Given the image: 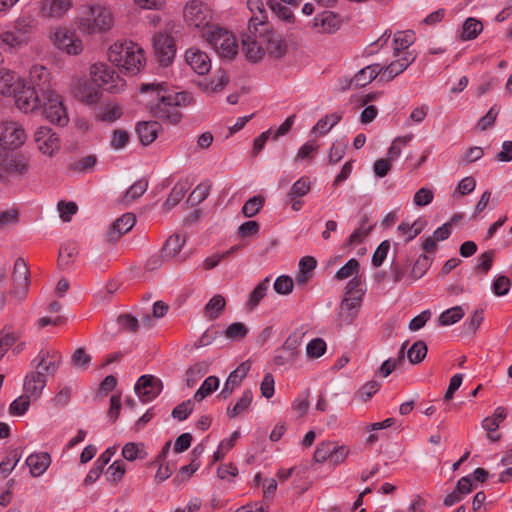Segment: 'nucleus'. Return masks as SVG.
I'll list each match as a JSON object with an SVG mask.
<instances>
[{"instance_id": "nucleus-1", "label": "nucleus", "mask_w": 512, "mask_h": 512, "mask_svg": "<svg viewBox=\"0 0 512 512\" xmlns=\"http://www.w3.org/2000/svg\"><path fill=\"white\" fill-rule=\"evenodd\" d=\"M108 60L121 72L136 75L144 67V50L132 41L115 42L107 51Z\"/></svg>"}, {"instance_id": "nucleus-2", "label": "nucleus", "mask_w": 512, "mask_h": 512, "mask_svg": "<svg viewBox=\"0 0 512 512\" xmlns=\"http://www.w3.org/2000/svg\"><path fill=\"white\" fill-rule=\"evenodd\" d=\"M155 104L149 106V111L153 117L171 125L178 124L182 119L179 107H185L192 103L193 97L188 92H176L174 94L160 95Z\"/></svg>"}, {"instance_id": "nucleus-3", "label": "nucleus", "mask_w": 512, "mask_h": 512, "mask_svg": "<svg viewBox=\"0 0 512 512\" xmlns=\"http://www.w3.org/2000/svg\"><path fill=\"white\" fill-rule=\"evenodd\" d=\"M113 26V16L109 9L101 5H89L79 19V29L92 35L108 31Z\"/></svg>"}, {"instance_id": "nucleus-4", "label": "nucleus", "mask_w": 512, "mask_h": 512, "mask_svg": "<svg viewBox=\"0 0 512 512\" xmlns=\"http://www.w3.org/2000/svg\"><path fill=\"white\" fill-rule=\"evenodd\" d=\"M202 37L209 43L217 54L223 58L232 60L238 52L235 36L220 26H212L202 33Z\"/></svg>"}, {"instance_id": "nucleus-5", "label": "nucleus", "mask_w": 512, "mask_h": 512, "mask_svg": "<svg viewBox=\"0 0 512 512\" xmlns=\"http://www.w3.org/2000/svg\"><path fill=\"white\" fill-rule=\"evenodd\" d=\"M306 331L303 326L295 329L284 341L281 347L276 349L273 362L277 366H293L299 358V346Z\"/></svg>"}, {"instance_id": "nucleus-6", "label": "nucleus", "mask_w": 512, "mask_h": 512, "mask_svg": "<svg viewBox=\"0 0 512 512\" xmlns=\"http://www.w3.org/2000/svg\"><path fill=\"white\" fill-rule=\"evenodd\" d=\"M92 81L100 88L103 87L109 93H119L126 82L117 72L105 63H95L90 67Z\"/></svg>"}, {"instance_id": "nucleus-7", "label": "nucleus", "mask_w": 512, "mask_h": 512, "mask_svg": "<svg viewBox=\"0 0 512 512\" xmlns=\"http://www.w3.org/2000/svg\"><path fill=\"white\" fill-rule=\"evenodd\" d=\"M184 19L189 26L203 29V32L212 28V12L208 5L200 0H191L184 8Z\"/></svg>"}, {"instance_id": "nucleus-8", "label": "nucleus", "mask_w": 512, "mask_h": 512, "mask_svg": "<svg viewBox=\"0 0 512 512\" xmlns=\"http://www.w3.org/2000/svg\"><path fill=\"white\" fill-rule=\"evenodd\" d=\"M17 108L24 113L34 112L41 107L42 97L38 90L27 86V81H17L16 89L12 93Z\"/></svg>"}, {"instance_id": "nucleus-9", "label": "nucleus", "mask_w": 512, "mask_h": 512, "mask_svg": "<svg viewBox=\"0 0 512 512\" xmlns=\"http://www.w3.org/2000/svg\"><path fill=\"white\" fill-rule=\"evenodd\" d=\"M42 100L41 107L45 118L53 124L65 126L69 118L61 97L53 91L42 97Z\"/></svg>"}, {"instance_id": "nucleus-10", "label": "nucleus", "mask_w": 512, "mask_h": 512, "mask_svg": "<svg viewBox=\"0 0 512 512\" xmlns=\"http://www.w3.org/2000/svg\"><path fill=\"white\" fill-rule=\"evenodd\" d=\"M26 132L21 124L14 121L0 123V145L5 149H17L25 143Z\"/></svg>"}, {"instance_id": "nucleus-11", "label": "nucleus", "mask_w": 512, "mask_h": 512, "mask_svg": "<svg viewBox=\"0 0 512 512\" xmlns=\"http://www.w3.org/2000/svg\"><path fill=\"white\" fill-rule=\"evenodd\" d=\"M152 45L160 65L163 67L171 65L176 55L174 38L166 33H156L152 38Z\"/></svg>"}, {"instance_id": "nucleus-12", "label": "nucleus", "mask_w": 512, "mask_h": 512, "mask_svg": "<svg viewBox=\"0 0 512 512\" xmlns=\"http://www.w3.org/2000/svg\"><path fill=\"white\" fill-rule=\"evenodd\" d=\"M259 38L262 39V43L266 47L264 50L269 56L281 59L286 55L288 49L286 41L279 33L272 29L270 24L267 25L266 30L260 28Z\"/></svg>"}, {"instance_id": "nucleus-13", "label": "nucleus", "mask_w": 512, "mask_h": 512, "mask_svg": "<svg viewBox=\"0 0 512 512\" xmlns=\"http://www.w3.org/2000/svg\"><path fill=\"white\" fill-rule=\"evenodd\" d=\"M34 140L39 151L49 157H52L61 147L58 134L50 127H39L34 134Z\"/></svg>"}, {"instance_id": "nucleus-14", "label": "nucleus", "mask_w": 512, "mask_h": 512, "mask_svg": "<svg viewBox=\"0 0 512 512\" xmlns=\"http://www.w3.org/2000/svg\"><path fill=\"white\" fill-rule=\"evenodd\" d=\"M162 389L161 380L153 375H142L135 384V393L144 403L154 400Z\"/></svg>"}, {"instance_id": "nucleus-15", "label": "nucleus", "mask_w": 512, "mask_h": 512, "mask_svg": "<svg viewBox=\"0 0 512 512\" xmlns=\"http://www.w3.org/2000/svg\"><path fill=\"white\" fill-rule=\"evenodd\" d=\"M33 362H37L34 372L53 376L61 365L62 356L56 350H41Z\"/></svg>"}, {"instance_id": "nucleus-16", "label": "nucleus", "mask_w": 512, "mask_h": 512, "mask_svg": "<svg viewBox=\"0 0 512 512\" xmlns=\"http://www.w3.org/2000/svg\"><path fill=\"white\" fill-rule=\"evenodd\" d=\"M12 281L14 284L13 294L20 300L24 299L29 287V269L22 258H18L14 263L12 272Z\"/></svg>"}, {"instance_id": "nucleus-17", "label": "nucleus", "mask_w": 512, "mask_h": 512, "mask_svg": "<svg viewBox=\"0 0 512 512\" xmlns=\"http://www.w3.org/2000/svg\"><path fill=\"white\" fill-rule=\"evenodd\" d=\"M54 44L69 55H78L83 51L81 39L67 29H59L54 33Z\"/></svg>"}, {"instance_id": "nucleus-18", "label": "nucleus", "mask_w": 512, "mask_h": 512, "mask_svg": "<svg viewBox=\"0 0 512 512\" xmlns=\"http://www.w3.org/2000/svg\"><path fill=\"white\" fill-rule=\"evenodd\" d=\"M247 7L252 12V16L248 22V31L254 33L256 36L259 28L266 30L267 25H269L267 13L262 0H248Z\"/></svg>"}, {"instance_id": "nucleus-19", "label": "nucleus", "mask_w": 512, "mask_h": 512, "mask_svg": "<svg viewBox=\"0 0 512 512\" xmlns=\"http://www.w3.org/2000/svg\"><path fill=\"white\" fill-rule=\"evenodd\" d=\"M27 86L41 93V97L53 92L50 85V72L43 66H33L30 70Z\"/></svg>"}, {"instance_id": "nucleus-20", "label": "nucleus", "mask_w": 512, "mask_h": 512, "mask_svg": "<svg viewBox=\"0 0 512 512\" xmlns=\"http://www.w3.org/2000/svg\"><path fill=\"white\" fill-rule=\"evenodd\" d=\"M258 31H260V29ZM263 45L262 39L259 38V32H257L256 36L250 31L242 35L243 51L246 58L251 62H257L264 57L265 50Z\"/></svg>"}, {"instance_id": "nucleus-21", "label": "nucleus", "mask_w": 512, "mask_h": 512, "mask_svg": "<svg viewBox=\"0 0 512 512\" xmlns=\"http://www.w3.org/2000/svg\"><path fill=\"white\" fill-rule=\"evenodd\" d=\"M135 216L133 213H125L116 219L106 233L107 241L110 243L117 242L124 234L129 232L135 225Z\"/></svg>"}, {"instance_id": "nucleus-22", "label": "nucleus", "mask_w": 512, "mask_h": 512, "mask_svg": "<svg viewBox=\"0 0 512 512\" xmlns=\"http://www.w3.org/2000/svg\"><path fill=\"white\" fill-rule=\"evenodd\" d=\"M186 63L199 75L207 74L211 69V60L207 53L198 48H189L185 52Z\"/></svg>"}, {"instance_id": "nucleus-23", "label": "nucleus", "mask_w": 512, "mask_h": 512, "mask_svg": "<svg viewBox=\"0 0 512 512\" xmlns=\"http://www.w3.org/2000/svg\"><path fill=\"white\" fill-rule=\"evenodd\" d=\"M341 18L338 14L325 10L314 17L313 27L319 33L332 34L341 27Z\"/></svg>"}, {"instance_id": "nucleus-24", "label": "nucleus", "mask_w": 512, "mask_h": 512, "mask_svg": "<svg viewBox=\"0 0 512 512\" xmlns=\"http://www.w3.org/2000/svg\"><path fill=\"white\" fill-rule=\"evenodd\" d=\"M47 384L46 375L39 372H30L25 376L23 390L24 394L31 399H38Z\"/></svg>"}, {"instance_id": "nucleus-25", "label": "nucleus", "mask_w": 512, "mask_h": 512, "mask_svg": "<svg viewBox=\"0 0 512 512\" xmlns=\"http://www.w3.org/2000/svg\"><path fill=\"white\" fill-rule=\"evenodd\" d=\"M115 447H108L94 462L93 467L90 469L84 479V485L88 486L93 484L102 474L104 467L110 462L111 457L115 454Z\"/></svg>"}, {"instance_id": "nucleus-26", "label": "nucleus", "mask_w": 512, "mask_h": 512, "mask_svg": "<svg viewBox=\"0 0 512 512\" xmlns=\"http://www.w3.org/2000/svg\"><path fill=\"white\" fill-rule=\"evenodd\" d=\"M383 67L380 64L375 63L362 68L358 71L355 76L351 79L350 84H353L356 88L364 87L372 82L378 75H382Z\"/></svg>"}, {"instance_id": "nucleus-27", "label": "nucleus", "mask_w": 512, "mask_h": 512, "mask_svg": "<svg viewBox=\"0 0 512 512\" xmlns=\"http://www.w3.org/2000/svg\"><path fill=\"white\" fill-rule=\"evenodd\" d=\"M160 130L161 124L158 121H142L136 126L139 140L144 146L150 145L157 138Z\"/></svg>"}, {"instance_id": "nucleus-28", "label": "nucleus", "mask_w": 512, "mask_h": 512, "mask_svg": "<svg viewBox=\"0 0 512 512\" xmlns=\"http://www.w3.org/2000/svg\"><path fill=\"white\" fill-rule=\"evenodd\" d=\"M51 457L47 452L34 453L27 457L26 465L34 477L42 475L50 466Z\"/></svg>"}, {"instance_id": "nucleus-29", "label": "nucleus", "mask_w": 512, "mask_h": 512, "mask_svg": "<svg viewBox=\"0 0 512 512\" xmlns=\"http://www.w3.org/2000/svg\"><path fill=\"white\" fill-rule=\"evenodd\" d=\"M75 95L81 102L91 105L99 101L101 92L93 81H85L78 85Z\"/></svg>"}, {"instance_id": "nucleus-30", "label": "nucleus", "mask_w": 512, "mask_h": 512, "mask_svg": "<svg viewBox=\"0 0 512 512\" xmlns=\"http://www.w3.org/2000/svg\"><path fill=\"white\" fill-rule=\"evenodd\" d=\"M186 242V237L181 234H173L165 241L161 251L166 259H173L181 251Z\"/></svg>"}, {"instance_id": "nucleus-31", "label": "nucleus", "mask_w": 512, "mask_h": 512, "mask_svg": "<svg viewBox=\"0 0 512 512\" xmlns=\"http://www.w3.org/2000/svg\"><path fill=\"white\" fill-rule=\"evenodd\" d=\"M21 337L20 331H14L11 326H4L0 331V360L4 357L10 347H12Z\"/></svg>"}, {"instance_id": "nucleus-32", "label": "nucleus", "mask_w": 512, "mask_h": 512, "mask_svg": "<svg viewBox=\"0 0 512 512\" xmlns=\"http://www.w3.org/2000/svg\"><path fill=\"white\" fill-rule=\"evenodd\" d=\"M70 7V0H50L43 4L42 13L48 17H61Z\"/></svg>"}, {"instance_id": "nucleus-33", "label": "nucleus", "mask_w": 512, "mask_h": 512, "mask_svg": "<svg viewBox=\"0 0 512 512\" xmlns=\"http://www.w3.org/2000/svg\"><path fill=\"white\" fill-rule=\"evenodd\" d=\"M78 254V248L75 243L68 242L63 244L60 247L59 254H58V267L60 269H65L67 266H69L71 263L74 262L76 256Z\"/></svg>"}, {"instance_id": "nucleus-34", "label": "nucleus", "mask_w": 512, "mask_h": 512, "mask_svg": "<svg viewBox=\"0 0 512 512\" xmlns=\"http://www.w3.org/2000/svg\"><path fill=\"white\" fill-rule=\"evenodd\" d=\"M226 306L225 298L222 295H214L204 307V315L209 320L217 319Z\"/></svg>"}, {"instance_id": "nucleus-35", "label": "nucleus", "mask_w": 512, "mask_h": 512, "mask_svg": "<svg viewBox=\"0 0 512 512\" xmlns=\"http://www.w3.org/2000/svg\"><path fill=\"white\" fill-rule=\"evenodd\" d=\"M208 369L209 363L207 361H200L190 366L186 371L187 386L192 388L208 372Z\"/></svg>"}, {"instance_id": "nucleus-36", "label": "nucleus", "mask_w": 512, "mask_h": 512, "mask_svg": "<svg viewBox=\"0 0 512 512\" xmlns=\"http://www.w3.org/2000/svg\"><path fill=\"white\" fill-rule=\"evenodd\" d=\"M147 452L145 450V444L129 442L126 443L122 448V456L127 461H135L137 459H145L147 457Z\"/></svg>"}, {"instance_id": "nucleus-37", "label": "nucleus", "mask_w": 512, "mask_h": 512, "mask_svg": "<svg viewBox=\"0 0 512 512\" xmlns=\"http://www.w3.org/2000/svg\"><path fill=\"white\" fill-rule=\"evenodd\" d=\"M507 416V410L505 407L499 406L494 410V413L492 416H488L483 419L482 421V427L487 432H495L499 426L500 423L505 420Z\"/></svg>"}, {"instance_id": "nucleus-38", "label": "nucleus", "mask_w": 512, "mask_h": 512, "mask_svg": "<svg viewBox=\"0 0 512 512\" xmlns=\"http://www.w3.org/2000/svg\"><path fill=\"white\" fill-rule=\"evenodd\" d=\"M252 399H253L252 391L249 389L245 390L242 393L241 397L236 402V404L232 408H230V407L227 408L228 417L235 418L238 415H240L241 413L248 410V408L250 407V405L252 403Z\"/></svg>"}, {"instance_id": "nucleus-39", "label": "nucleus", "mask_w": 512, "mask_h": 512, "mask_svg": "<svg viewBox=\"0 0 512 512\" xmlns=\"http://www.w3.org/2000/svg\"><path fill=\"white\" fill-rule=\"evenodd\" d=\"M270 283V277H266L263 281L256 285L253 291L250 293L247 301V308L253 310L260 301L265 297Z\"/></svg>"}, {"instance_id": "nucleus-40", "label": "nucleus", "mask_w": 512, "mask_h": 512, "mask_svg": "<svg viewBox=\"0 0 512 512\" xmlns=\"http://www.w3.org/2000/svg\"><path fill=\"white\" fill-rule=\"evenodd\" d=\"M482 30L483 24L479 20L469 17L463 23L461 39L464 41L473 40L481 33Z\"/></svg>"}, {"instance_id": "nucleus-41", "label": "nucleus", "mask_w": 512, "mask_h": 512, "mask_svg": "<svg viewBox=\"0 0 512 512\" xmlns=\"http://www.w3.org/2000/svg\"><path fill=\"white\" fill-rule=\"evenodd\" d=\"M465 312L462 306H454L442 312L438 317V324L440 326H448L457 323L460 321Z\"/></svg>"}, {"instance_id": "nucleus-42", "label": "nucleus", "mask_w": 512, "mask_h": 512, "mask_svg": "<svg viewBox=\"0 0 512 512\" xmlns=\"http://www.w3.org/2000/svg\"><path fill=\"white\" fill-rule=\"evenodd\" d=\"M219 387V379L216 376L207 377L202 385L195 392L193 399L197 402L202 401L206 396L216 391Z\"/></svg>"}, {"instance_id": "nucleus-43", "label": "nucleus", "mask_w": 512, "mask_h": 512, "mask_svg": "<svg viewBox=\"0 0 512 512\" xmlns=\"http://www.w3.org/2000/svg\"><path fill=\"white\" fill-rule=\"evenodd\" d=\"M342 119V115L339 113H332L329 115H325L320 118L316 125L313 127L312 132L318 131L321 135L326 134L330 131L336 124L340 122Z\"/></svg>"}, {"instance_id": "nucleus-44", "label": "nucleus", "mask_w": 512, "mask_h": 512, "mask_svg": "<svg viewBox=\"0 0 512 512\" xmlns=\"http://www.w3.org/2000/svg\"><path fill=\"white\" fill-rule=\"evenodd\" d=\"M17 81L13 72L1 68L0 69V94L12 95L16 89Z\"/></svg>"}, {"instance_id": "nucleus-45", "label": "nucleus", "mask_w": 512, "mask_h": 512, "mask_svg": "<svg viewBox=\"0 0 512 512\" xmlns=\"http://www.w3.org/2000/svg\"><path fill=\"white\" fill-rule=\"evenodd\" d=\"M427 345L424 341L418 340L407 351V357L411 364L421 363L427 355Z\"/></svg>"}, {"instance_id": "nucleus-46", "label": "nucleus", "mask_w": 512, "mask_h": 512, "mask_svg": "<svg viewBox=\"0 0 512 512\" xmlns=\"http://www.w3.org/2000/svg\"><path fill=\"white\" fill-rule=\"evenodd\" d=\"M311 190V181L309 177L302 176L296 182L293 183L289 192L286 194L291 196L293 199L302 198L307 195Z\"/></svg>"}, {"instance_id": "nucleus-47", "label": "nucleus", "mask_w": 512, "mask_h": 512, "mask_svg": "<svg viewBox=\"0 0 512 512\" xmlns=\"http://www.w3.org/2000/svg\"><path fill=\"white\" fill-rule=\"evenodd\" d=\"M26 37L18 36L14 31H6L0 34V47L15 49L27 42Z\"/></svg>"}, {"instance_id": "nucleus-48", "label": "nucleus", "mask_w": 512, "mask_h": 512, "mask_svg": "<svg viewBox=\"0 0 512 512\" xmlns=\"http://www.w3.org/2000/svg\"><path fill=\"white\" fill-rule=\"evenodd\" d=\"M36 28V20L32 16L20 17L15 21L14 32L21 37H26Z\"/></svg>"}, {"instance_id": "nucleus-49", "label": "nucleus", "mask_w": 512, "mask_h": 512, "mask_svg": "<svg viewBox=\"0 0 512 512\" xmlns=\"http://www.w3.org/2000/svg\"><path fill=\"white\" fill-rule=\"evenodd\" d=\"M200 467V461H196V459H192L191 463L185 466H182L178 473L172 479L173 484L180 485L186 482Z\"/></svg>"}, {"instance_id": "nucleus-50", "label": "nucleus", "mask_w": 512, "mask_h": 512, "mask_svg": "<svg viewBox=\"0 0 512 512\" xmlns=\"http://www.w3.org/2000/svg\"><path fill=\"white\" fill-rule=\"evenodd\" d=\"M431 263L432 260L429 256H427L426 254H421L413 264L410 273V277L412 278V280H418L421 277H423L426 271L431 266Z\"/></svg>"}, {"instance_id": "nucleus-51", "label": "nucleus", "mask_w": 512, "mask_h": 512, "mask_svg": "<svg viewBox=\"0 0 512 512\" xmlns=\"http://www.w3.org/2000/svg\"><path fill=\"white\" fill-rule=\"evenodd\" d=\"M248 332L249 330L245 324L242 322H234L230 324L223 333L225 337L231 341H240L247 336Z\"/></svg>"}, {"instance_id": "nucleus-52", "label": "nucleus", "mask_w": 512, "mask_h": 512, "mask_svg": "<svg viewBox=\"0 0 512 512\" xmlns=\"http://www.w3.org/2000/svg\"><path fill=\"white\" fill-rule=\"evenodd\" d=\"M265 203L264 197L261 195L249 198L242 207V213L245 217L251 218L255 216Z\"/></svg>"}, {"instance_id": "nucleus-53", "label": "nucleus", "mask_w": 512, "mask_h": 512, "mask_svg": "<svg viewBox=\"0 0 512 512\" xmlns=\"http://www.w3.org/2000/svg\"><path fill=\"white\" fill-rule=\"evenodd\" d=\"M97 163V157L95 155H88L79 160L72 162L69 165V169L77 173H86L91 171Z\"/></svg>"}, {"instance_id": "nucleus-54", "label": "nucleus", "mask_w": 512, "mask_h": 512, "mask_svg": "<svg viewBox=\"0 0 512 512\" xmlns=\"http://www.w3.org/2000/svg\"><path fill=\"white\" fill-rule=\"evenodd\" d=\"M413 40L412 32H397L393 40L394 55L398 56L401 51L407 49L413 43Z\"/></svg>"}, {"instance_id": "nucleus-55", "label": "nucleus", "mask_w": 512, "mask_h": 512, "mask_svg": "<svg viewBox=\"0 0 512 512\" xmlns=\"http://www.w3.org/2000/svg\"><path fill=\"white\" fill-rule=\"evenodd\" d=\"M268 5L275 15L282 21L290 23L294 20L292 11L277 0H269Z\"/></svg>"}, {"instance_id": "nucleus-56", "label": "nucleus", "mask_w": 512, "mask_h": 512, "mask_svg": "<svg viewBox=\"0 0 512 512\" xmlns=\"http://www.w3.org/2000/svg\"><path fill=\"white\" fill-rule=\"evenodd\" d=\"M495 257V250L491 249L482 253L478 258V264L475 266V271L481 274H487L493 265Z\"/></svg>"}, {"instance_id": "nucleus-57", "label": "nucleus", "mask_w": 512, "mask_h": 512, "mask_svg": "<svg viewBox=\"0 0 512 512\" xmlns=\"http://www.w3.org/2000/svg\"><path fill=\"white\" fill-rule=\"evenodd\" d=\"M125 472V464L122 461H114L107 469V480L116 484L124 477Z\"/></svg>"}, {"instance_id": "nucleus-58", "label": "nucleus", "mask_w": 512, "mask_h": 512, "mask_svg": "<svg viewBox=\"0 0 512 512\" xmlns=\"http://www.w3.org/2000/svg\"><path fill=\"white\" fill-rule=\"evenodd\" d=\"M187 189L184 185L177 183L169 193L164 206L167 209H171L174 206H176L184 197L186 194Z\"/></svg>"}, {"instance_id": "nucleus-59", "label": "nucleus", "mask_w": 512, "mask_h": 512, "mask_svg": "<svg viewBox=\"0 0 512 512\" xmlns=\"http://www.w3.org/2000/svg\"><path fill=\"white\" fill-rule=\"evenodd\" d=\"M405 70V66H403L401 62L398 60L392 61L387 66L383 67V73L380 76V80L389 82Z\"/></svg>"}, {"instance_id": "nucleus-60", "label": "nucleus", "mask_w": 512, "mask_h": 512, "mask_svg": "<svg viewBox=\"0 0 512 512\" xmlns=\"http://www.w3.org/2000/svg\"><path fill=\"white\" fill-rule=\"evenodd\" d=\"M30 399L25 394L19 396L10 404L9 413L13 416L24 415L30 406Z\"/></svg>"}, {"instance_id": "nucleus-61", "label": "nucleus", "mask_w": 512, "mask_h": 512, "mask_svg": "<svg viewBox=\"0 0 512 512\" xmlns=\"http://www.w3.org/2000/svg\"><path fill=\"white\" fill-rule=\"evenodd\" d=\"M359 262L355 258L348 260L336 273L335 279L344 280L357 273L359 270Z\"/></svg>"}, {"instance_id": "nucleus-62", "label": "nucleus", "mask_w": 512, "mask_h": 512, "mask_svg": "<svg viewBox=\"0 0 512 512\" xmlns=\"http://www.w3.org/2000/svg\"><path fill=\"white\" fill-rule=\"evenodd\" d=\"M326 348V342L322 338H315L307 344L306 353L310 358H319L326 352Z\"/></svg>"}, {"instance_id": "nucleus-63", "label": "nucleus", "mask_w": 512, "mask_h": 512, "mask_svg": "<svg viewBox=\"0 0 512 512\" xmlns=\"http://www.w3.org/2000/svg\"><path fill=\"white\" fill-rule=\"evenodd\" d=\"M211 184L209 182L199 184L190 194L189 201L192 205L203 202L209 195Z\"/></svg>"}, {"instance_id": "nucleus-64", "label": "nucleus", "mask_w": 512, "mask_h": 512, "mask_svg": "<svg viewBox=\"0 0 512 512\" xmlns=\"http://www.w3.org/2000/svg\"><path fill=\"white\" fill-rule=\"evenodd\" d=\"M334 443L331 441H326L320 443L315 452H314V460L317 463H324L327 459H330L331 454L333 453Z\"/></svg>"}]
</instances>
